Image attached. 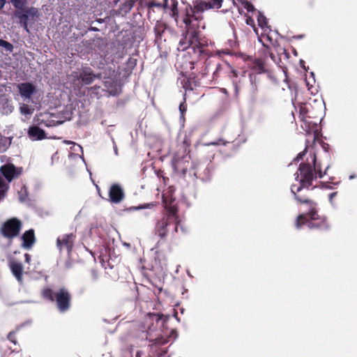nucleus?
<instances>
[{
    "mask_svg": "<svg viewBox=\"0 0 357 357\" xmlns=\"http://www.w3.org/2000/svg\"><path fill=\"white\" fill-rule=\"evenodd\" d=\"M22 227L21 222L17 218H11L6 221L1 227V234L8 238L18 236Z\"/></svg>",
    "mask_w": 357,
    "mask_h": 357,
    "instance_id": "0eeeda50",
    "label": "nucleus"
},
{
    "mask_svg": "<svg viewBox=\"0 0 357 357\" xmlns=\"http://www.w3.org/2000/svg\"><path fill=\"white\" fill-rule=\"evenodd\" d=\"M56 124L55 123H54L53 124H48L47 126H56Z\"/></svg>",
    "mask_w": 357,
    "mask_h": 357,
    "instance_id": "864d4df0",
    "label": "nucleus"
},
{
    "mask_svg": "<svg viewBox=\"0 0 357 357\" xmlns=\"http://www.w3.org/2000/svg\"><path fill=\"white\" fill-rule=\"evenodd\" d=\"M257 22H258V24L259 26L261 28V29H265V28H268V21H267V19L266 17L263 15V13H261V12H259L258 13V15H257Z\"/></svg>",
    "mask_w": 357,
    "mask_h": 357,
    "instance_id": "6ab92c4d",
    "label": "nucleus"
},
{
    "mask_svg": "<svg viewBox=\"0 0 357 357\" xmlns=\"http://www.w3.org/2000/svg\"><path fill=\"white\" fill-rule=\"evenodd\" d=\"M20 96L24 100H29L36 92V86L31 82H22L17 85Z\"/></svg>",
    "mask_w": 357,
    "mask_h": 357,
    "instance_id": "9b49d317",
    "label": "nucleus"
},
{
    "mask_svg": "<svg viewBox=\"0 0 357 357\" xmlns=\"http://www.w3.org/2000/svg\"><path fill=\"white\" fill-rule=\"evenodd\" d=\"M8 107L9 112H12V107Z\"/></svg>",
    "mask_w": 357,
    "mask_h": 357,
    "instance_id": "5fc2aeb1",
    "label": "nucleus"
},
{
    "mask_svg": "<svg viewBox=\"0 0 357 357\" xmlns=\"http://www.w3.org/2000/svg\"><path fill=\"white\" fill-rule=\"evenodd\" d=\"M24 258H25V262L29 264L31 261V255L29 254L26 253L24 255Z\"/></svg>",
    "mask_w": 357,
    "mask_h": 357,
    "instance_id": "ea45409f",
    "label": "nucleus"
},
{
    "mask_svg": "<svg viewBox=\"0 0 357 357\" xmlns=\"http://www.w3.org/2000/svg\"><path fill=\"white\" fill-rule=\"evenodd\" d=\"M221 68H222L221 64L220 63H217L216 64L215 70L213 72V75L216 76L218 75V72L221 70Z\"/></svg>",
    "mask_w": 357,
    "mask_h": 357,
    "instance_id": "e433bc0d",
    "label": "nucleus"
},
{
    "mask_svg": "<svg viewBox=\"0 0 357 357\" xmlns=\"http://www.w3.org/2000/svg\"><path fill=\"white\" fill-rule=\"evenodd\" d=\"M21 25L24 28V30H26L27 32H29L28 22L22 23Z\"/></svg>",
    "mask_w": 357,
    "mask_h": 357,
    "instance_id": "a19ab883",
    "label": "nucleus"
},
{
    "mask_svg": "<svg viewBox=\"0 0 357 357\" xmlns=\"http://www.w3.org/2000/svg\"><path fill=\"white\" fill-rule=\"evenodd\" d=\"M298 171L301 175L299 178V174L297 172L294 176L296 181L299 182V185L293 184L291 186V192L294 194V198L299 202L307 205V212L300 214L296 220V227L301 229L303 225H306L309 229H328V225L326 218L319 216L317 213V204L307 199H303L296 195L303 188L309 189L312 184V181L317 178L315 174L314 165L312 167L309 163L301 162L299 165Z\"/></svg>",
    "mask_w": 357,
    "mask_h": 357,
    "instance_id": "f257e3e1",
    "label": "nucleus"
},
{
    "mask_svg": "<svg viewBox=\"0 0 357 357\" xmlns=\"http://www.w3.org/2000/svg\"><path fill=\"white\" fill-rule=\"evenodd\" d=\"M68 143L73 144V147H71V149H73L74 151H76V152L80 151L82 153V154L83 153L82 147L81 146H79V144H76L75 143H73L71 142H69Z\"/></svg>",
    "mask_w": 357,
    "mask_h": 357,
    "instance_id": "7c9ffc66",
    "label": "nucleus"
},
{
    "mask_svg": "<svg viewBox=\"0 0 357 357\" xmlns=\"http://www.w3.org/2000/svg\"><path fill=\"white\" fill-rule=\"evenodd\" d=\"M75 236L73 234H63L56 239V247L61 252L66 250L68 255H70L74 245Z\"/></svg>",
    "mask_w": 357,
    "mask_h": 357,
    "instance_id": "6e6552de",
    "label": "nucleus"
},
{
    "mask_svg": "<svg viewBox=\"0 0 357 357\" xmlns=\"http://www.w3.org/2000/svg\"><path fill=\"white\" fill-rule=\"evenodd\" d=\"M9 267L13 275L16 278L19 282H22L23 266L22 263L15 260L9 261Z\"/></svg>",
    "mask_w": 357,
    "mask_h": 357,
    "instance_id": "4468645a",
    "label": "nucleus"
},
{
    "mask_svg": "<svg viewBox=\"0 0 357 357\" xmlns=\"http://www.w3.org/2000/svg\"><path fill=\"white\" fill-rule=\"evenodd\" d=\"M164 1H165V3H167V0H164Z\"/></svg>",
    "mask_w": 357,
    "mask_h": 357,
    "instance_id": "052dcab7",
    "label": "nucleus"
},
{
    "mask_svg": "<svg viewBox=\"0 0 357 357\" xmlns=\"http://www.w3.org/2000/svg\"><path fill=\"white\" fill-rule=\"evenodd\" d=\"M186 158H187V157H184L183 160H184L185 161L188 162V161L186 160Z\"/></svg>",
    "mask_w": 357,
    "mask_h": 357,
    "instance_id": "bf43d9fd",
    "label": "nucleus"
},
{
    "mask_svg": "<svg viewBox=\"0 0 357 357\" xmlns=\"http://www.w3.org/2000/svg\"><path fill=\"white\" fill-rule=\"evenodd\" d=\"M15 16L17 17L20 20V23L28 22L29 15L28 10H26L24 13H21L19 11L15 12Z\"/></svg>",
    "mask_w": 357,
    "mask_h": 357,
    "instance_id": "412c9836",
    "label": "nucleus"
},
{
    "mask_svg": "<svg viewBox=\"0 0 357 357\" xmlns=\"http://www.w3.org/2000/svg\"><path fill=\"white\" fill-rule=\"evenodd\" d=\"M80 158L82 159L83 162H85V161H84V158H83V156H82V155H80Z\"/></svg>",
    "mask_w": 357,
    "mask_h": 357,
    "instance_id": "4d7b16f0",
    "label": "nucleus"
},
{
    "mask_svg": "<svg viewBox=\"0 0 357 357\" xmlns=\"http://www.w3.org/2000/svg\"><path fill=\"white\" fill-rule=\"evenodd\" d=\"M315 139H316V135H315V133H314V139H314V140H315Z\"/></svg>",
    "mask_w": 357,
    "mask_h": 357,
    "instance_id": "13d9d810",
    "label": "nucleus"
},
{
    "mask_svg": "<svg viewBox=\"0 0 357 357\" xmlns=\"http://www.w3.org/2000/svg\"><path fill=\"white\" fill-rule=\"evenodd\" d=\"M310 74H311V77L313 78V79H314V73L312 72Z\"/></svg>",
    "mask_w": 357,
    "mask_h": 357,
    "instance_id": "603ef678",
    "label": "nucleus"
},
{
    "mask_svg": "<svg viewBox=\"0 0 357 357\" xmlns=\"http://www.w3.org/2000/svg\"><path fill=\"white\" fill-rule=\"evenodd\" d=\"M186 110H187V105H186L185 101L184 100L179 105V112L181 113V119H184V114L185 113Z\"/></svg>",
    "mask_w": 357,
    "mask_h": 357,
    "instance_id": "bb28decb",
    "label": "nucleus"
},
{
    "mask_svg": "<svg viewBox=\"0 0 357 357\" xmlns=\"http://www.w3.org/2000/svg\"><path fill=\"white\" fill-rule=\"evenodd\" d=\"M307 151V146L305 147V150L301 153H299L297 155V157L295 158V160L299 161L300 160L303 159V157L305 155Z\"/></svg>",
    "mask_w": 357,
    "mask_h": 357,
    "instance_id": "f704fd0d",
    "label": "nucleus"
},
{
    "mask_svg": "<svg viewBox=\"0 0 357 357\" xmlns=\"http://www.w3.org/2000/svg\"><path fill=\"white\" fill-rule=\"evenodd\" d=\"M91 274L94 280H96L98 278V274L95 270L91 271Z\"/></svg>",
    "mask_w": 357,
    "mask_h": 357,
    "instance_id": "37998d69",
    "label": "nucleus"
},
{
    "mask_svg": "<svg viewBox=\"0 0 357 357\" xmlns=\"http://www.w3.org/2000/svg\"><path fill=\"white\" fill-rule=\"evenodd\" d=\"M192 169L194 170L193 174L197 178H199L204 182L211 180L213 172V167L211 161H192Z\"/></svg>",
    "mask_w": 357,
    "mask_h": 357,
    "instance_id": "423d86ee",
    "label": "nucleus"
},
{
    "mask_svg": "<svg viewBox=\"0 0 357 357\" xmlns=\"http://www.w3.org/2000/svg\"><path fill=\"white\" fill-rule=\"evenodd\" d=\"M142 355H143L142 351H137V353H136L135 357H142Z\"/></svg>",
    "mask_w": 357,
    "mask_h": 357,
    "instance_id": "a18cd8bd",
    "label": "nucleus"
},
{
    "mask_svg": "<svg viewBox=\"0 0 357 357\" xmlns=\"http://www.w3.org/2000/svg\"><path fill=\"white\" fill-rule=\"evenodd\" d=\"M305 113V108L301 107L300 109V115L302 116L301 120L303 121V124L301 125V127L303 128V130L306 132L307 135H310L311 133V129L308 125V123L307 121L304 120V114Z\"/></svg>",
    "mask_w": 357,
    "mask_h": 357,
    "instance_id": "f3484780",
    "label": "nucleus"
},
{
    "mask_svg": "<svg viewBox=\"0 0 357 357\" xmlns=\"http://www.w3.org/2000/svg\"><path fill=\"white\" fill-rule=\"evenodd\" d=\"M43 297L50 301L56 302L58 310L61 312L68 311L71 305V295L66 287H61L56 292L50 287H45L42 291Z\"/></svg>",
    "mask_w": 357,
    "mask_h": 357,
    "instance_id": "7ed1b4c3",
    "label": "nucleus"
},
{
    "mask_svg": "<svg viewBox=\"0 0 357 357\" xmlns=\"http://www.w3.org/2000/svg\"><path fill=\"white\" fill-rule=\"evenodd\" d=\"M234 89H235L236 93H238V86L236 84H234Z\"/></svg>",
    "mask_w": 357,
    "mask_h": 357,
    "instance_id": "de8ad7c7",
    "label": "nucleus"
},
{
    "mask_svg": "<svg viewBox=\"0 0 357 357\" xmlns=\"http://www.w3.org/2000/svg\"><path fill=\"white\" fill-rule=\"evenodd\" d=\"M111 140H112V144H113V149H114V154H115V155L117 156L119 155L118 148H117V146L116 144V142H115L114 139L113 137H111Z\"/></svg>",
    "mask_w": 357,
    "mask_h": 357,
    "instance_id": "c9c22d12",
    "label": "nucleus"
},
{
    "mask_svg": "<svg viewBox=\"0 0 357 357\" xmlns=\"http://www.w3.org/2000/svg\"><path fill=\"white\" fill-rule=\"evenodd\" d=\"M223 0H211L210 4L214 9H220L222 6Z\"/></svg>",
    "mask_w": 357,
    "mask_h": 357,
    "instance_id": "cd10ccee",
    "label": "nucleus"
},
{
    "mask_svg": "<svg viewBox=\"0 0 357 357\" xmlns=\"http://www.w3.org/2000/svg\"><path fill=\"white\" fill-rule=\"evenodd\" d=\"M172 15L173 17L175 18V20H176V18L178 17V9H177V5L176 4H174L172 6Z\"/></svg>",
    "mask_w": 357,
    "mask_h": 357,
    "instance_id": "2f4dec72",
    "label": "nucleus"
},
{
    "mask_svg": "<svg viewBox=\"0 0 357 357\" xmlns=\"http://www.w3.org/2000/svg\"><path fill=\"white\" fill-rule=\"evenodd\" d=\"M109 197L110 202L114 204H119L124 199V192L119 184L114 183L111 185L109 190Z\"/></svg>",
    "mask_w": 357,
    "mask_h": 357,
    "instance_id": "9d476101",
    "label": "nucleus"
},
{
    "mask_svg": "<svg viewBox=\"0 0 357 357\" xmlns=\"http://www.w3.org/2000/svg\"><path fill=\"white\" fill-rule=\"evenodd\" d=\"M171 227H172V232H178L179 227L182 232H185L183 227L180 224L176 211L172 208L169 210L162 218L157 222L155 228V234L160 238H165Z\"/></svg>",
    "mask_w": 357,
    "mask_h": 357,
    "instance_id": "f03ea898",
    "label": "nucleus"
},
{
    "mask_svg": "<svg viewBox=\"0 0 357 357\" xmlns=\"http://www.w3.org/2000/svg\"><path fill=\"white\" fill-rule=\"evenodd\" d=\"M151 204H144V205H139L138 206H133V207H131L130 208V211H132V210H140V209H144V208H148Z\"/></svg>",
    "mask_w": 357,
    "mask_h": 357,
    "instance_id": "473e14b6",
    "label": "nucleus"
},
{
    "mask_svg": "<svg viewBox=\"0 0 357 357\" xmlns=\"http://www.w3.org/2000/svg\"><path fill=\"white\" fill-rule=\"evenodd\" d=\"M21 238L22 240V248L25 250H30L36 242L34 230L30 229L26 231Z\"/></svg>",
    "mask_w": 357,
    "mask_h": 357,
    "instance_id": "f8f14e48",
    "label": "nucleus"
},
{
    "mask_svg": "<svg viewBox=\"0 0 357 357\" xmlns=\"http://www.w3.org/2000/svg\"><path fill=\"white\" fill-rule=\"evenodd\" d=\"M27 134L32 141H38L46 138L45 132L37 126H30L28 129Z\"/></svg>",
    "mask_w": 357,
    "mask_h": 357,
    "instance_id": "ddd939ff",
    "label": "nucleus"
},
{
    "mask_svg": "<svg viewBox=\"0 0 357 357\" xmlns=\"http://www.w3.org/2000/svg\"><path fill=\"white\" fill-rule=\"evenodd\" d=\"M14 334L15 333L14 332H10L8 334V336H7V338L8 340H10L11 342H13L14 344H17V342L15 340V339L14 338Z\"/></svg>",
    "mask_w": 357,
    "mask_h": 357,
    "instance_id": "72a5a7b5",
    "label": "nucleus"
},
{
    "mask_svg": "<svg viewBox=\"0 0 357 357\" xmlns=\"http://www.w3.org/2000/svg\"><path fill=\"white\" fill-rule=\"evenodd\" d=\"M129 349H130V352L131 353L132 351V346H130Z\"/></svg>",
    "mask_w": 357,
    "mask_h": 357,
    "instance_id": "6e6d98bb",
    "label": "nucleus"
},
{
    "mask_svg": "<svg viewBox=\"0 0 357 357\" xmlns=\"http://www.w3.org/2000/svg\"><path fill=\"white\" fill-rule=\"evenodd\" d=\"M0 201L2 200L9 189V183L17 178L22 172V167H17L12 163H7L0 167Z\"/></svg>",
    "mask_w": 357,
    "mask_h": 357,
    "instance_id": "39448f33",
    "label": "nucleus"
},
{
    "mask_svg": "<svg viewBox=\"0 0 357 357\" xmlns=\"http://www.w3.org/2000/svg\"><path fill=\"white\" fill-rule=\"evenodd\" d=\"M337 192H332L328 196V199H329V202L333 204V198L337 195Z\"/></svg>",
    "mask_w": 357,
    "mask_h": 357,
    "instance_id": "58836bf2",
    "label": "nucleus"
},
{
    "mask_svg": "<svg viewBox=\"0 0 357 357\" xmlns=\"http://www.w3.org/2000/svg\"><path fill=\"white\" fill-rule=\"evenodd\" d=\"M300 66H301V68H304V69H305V61H303V60H301V61H300Z\"/></svg>",
    "mask_w": 357,
    "mask_h": 357,
    "instance_id": "49530a36",
    "label": "nucleus"
},
{
    "mask_svg": "<svg viewBox=\"0 0 357 357\" xmlns=\"http://www.w3.org/2000/svg\"><path fill=\"white\" fill-rule=\"evenodd\" d=\"M321 188H326V189H333V187L326 183H321Z\"/></svg>",
    "mask_w": 357,
    "mask_h": 357,
    "instance_id": "4c0bfd02",
    "label": "nucleus"
},
{
    "mask_svg": "<svg viewBox=\"0 0 357 357\" xmlns=\"http://www.w3.org/2000/svg\"><path fill=\"white\" fill-rule=\"evenodd\" d=\"M20 112L23 114H31V109L29 107V106L24 105L23 106L20 107Z\"/></svg>",
    "mask_w": 357,
    "mask_h": 357,
    "instance_id": "c756f323",
    "label": "nucleus"
},
{
    "mask_svg": "<svg viewBox=\"0 0 357 357\" xmlns=\"http://www.w3.org/2000/svg\"><path fill=\"white\" fill-rule=\"evenodd\" d=\"M269 56H270L271 59L274 62H275V63H276V61H277V56H276L273 53H270Z\"/></svg>",
    "mask_w": 357,
    "mask_h": 357,
    "instance_id": "79ce46f5",
    "label": "nucleus"
},
{
    "mask_svg": "<svg viewBox=\"0 0 357 357\" xmlns=\"http://www.w3.org/2000/svg\"><path fill=\"white\" fill-rule=\"evenodd\" d=\"M6 3V0H0V10L4 7Z\"/></svg>",
    "mask_w": 357,
    "mask_h": 357,
    "instance_id": "c03bdc74",
    "label": "nucleus"
},
{
    "mask_svg": "<svg viewBox=\"0 0 357 357\" xmlns=\"http://www.w3.org/2000/svg\"><path fill=\"white\" fill-rule=\"evenodd\" d=\"M242 3L243 4L244 8L247 10L248 12H253L255 10L254 6L248 1L243 0Z\"/></svg>",
    "mask_w": 357,
    "mask_h": 357,
    "instance_id": "c85d7f7f",
    "label": "nucleus"
},
{
    "mask_svg": "<svg viewBox=\"0 0 357 357\" xmlns=\"http://www.w3.org/2000/svg\"><path fill=\"white\" fill-rule=\"evenodd\" d=\"M12 137L3 136L0 133V153L5 152L10 146Z\"/></svg>",
    "mask_w": 357,
    "mask_h": 357,
    "instance_id": "dca6fc26",
    "label": "nucleus"
},
{
    "mask_svg": "<svg viewBox=\"0 0 357 357\" xmlns=\"http://www.w3.org/2000/svg\"><path fill=\"white\" fill-rule=\"evenodd\" d=\"M182 162H183V160H173V167L176 171L181 172L183 175H185L187 172V168L181 167Z\"/></svg>",
    "mask_w": 357,
    "mask_h": 357,
    "instance_id": "aec40b11",
    "label": "nucleus"
},
{
    "mask_svg": "<svg viewBox=\"0 0 357 357\" xmlns=\"http://www.w3.org/2000/svg\"><path fill=\"white\" fill-rule=\"evenodd\" d=\"M0 47H3L6 51L11 52L13 50V45L9 42L0 38Z\"/></svg>",
    "mask_w": 357,
    "mask_h": 357,
    "instance_id": "5701e85b",
    "label": "nucleus"
},
{
    "mask_svg": "<svg viewBox=\"0 0 357 357\" xmlns=\"http://www.w3.org/2000/svg\"><path fill=\"white\" fill-rule=\"evenodd\" d=\"M78 78L81 79L83 84L89 85L93 82L96 79H100L101 74H95L90 68H84L79 73Z\"/></svg>",
    "mask_w": 357,
    "mask_h": 357,
    "instance_id": "1a4fd4ad",
    "label": "nucleus"
},
{
    "mask_svg": "<svg viewBox=\"0 0 357 357\" xmlns=\"http://www.w3.org/2000/svg\"><path fill=\"white\" fill-rule=\"evenodd\" d=\"M213 9L210 1L204 0H195L191 5H188L185 9V17L183 22L187 27H190L193 20L200 21L203 20V13L208 10Z\"/></svg>",
    "mask_w": 357,
    "mask_h": 357,
    "instance_id": "20e7f679",
    "label": "nucleus"
},
{
    "mask_svg": "<svg viewBox=\"0 0 357 357\" xmlns=\"http://www.w3.org/2000/svg\"><path fill=\"white\" fill-rule=\"evenodd\" d=\"M250 81L252 87V90L254 93H255L257 91V77L252 74L250 75Z\"/></svg>",
    "mask_w": 357,
    "mask_h": 357,
    "instance_id": "b1692460",
    "label": "nucleus"
},
{
    "mask_svg": "<svg viewBox=\"0 0 357 357\" xmlns=\"http://www.w3.org/2000/svg\"><path fill=\"white\" fill-rule=\"evenodd\" d=\"M11 3L15 8L21 9L24 6L26 0H11Z\"/></svg>",
    "mask_w": 357,
    "mask_h": 357,
    "instance_id": "a878e982",
    "label": "nucleus"
},
{
    "mask_svg": "<svg viewBox=\"0 0 357 357\" xmlns=\"http://www.w3.org/2000/svg\"><path fill=\"white\" fill-rule=\"evenodd\" d=\"M123 245L128 248H129L130 246V245L129 243H124Z\"/></svg>",
    "mask_w": 357,
    "mask_h": 357,
    "instance_id": "09e8293b",
    "label": "nucleus"
},
{
    "mask_svg": "<svg viewBox=\"0 0 357 357\" xmlns=\"http://www.w3.org/2000/svg\"><path fill=\"white\" fill-rule=\"evenodd\" d=\"M312 157V163H314V169L315 172V174H317V177L319 178H321L324 177V175L327 174V172L328 169L330 168V165H328L326 168L325 169L324 172L321 171V165L320 164L317 163V158L315 154H313Z\"/></svg>",
    "mask_w": 357,
    "mask_h": 357,
    "instance_id": "2eb2a0df",
    "label": "nucleus"
},
{
    "mask_svg": "<svg viewBox=\"0 0 357 357\" xmlns=\"http://www.w3.org/2000/svg\"><path fill=\"white\" fill-rule=\"evenodd\" d=\"M355 178V176H354V175H351V176H349V179H353V178Z\"/></svg>",
    "mask_w": 357,
    "mask_h": 357,
    "instance_id": "3c124183",
    "label": "nucleus"
},
{
    "mask_svg": "<svg viewBox=\"0 0 357 357\" xmlns=\"http://www.w3.org/2000/svg\"><path fill=\"white\" fill-rule=\"evenodd\" d=\"M19 195V201L22 203L24 202L27 199V192L26 188L24 185L22 187L21 190L18 192Z\"/></svg>",
    "mask_w": 357,
    "mask_h": 357,
    "instance_id": "4be33fe9",
    "label": "nucleus"
},
{
    "mask_svg": "<svg viewBox=\"0 0 357 357\" xmlns=\"http://www.w3.org/2000/svg\"><path fill=\"white\" fill-rule=\"evenodd\" d=\"M303 38V35H298L296 36V38L301 39Z\"/></svg>",
    "mask_w": 357,
    "mask_h": 357,
    "instance_id": "8fccbe9b",
    "label": "nucleus"
},
{
    "mask_svg": "<svg viewBox=\"0 0 357 357\" xmlns=\"http://www.w3.org/2000/svg\"><path fill=\"white\" fill-rule=\"evenodd\" d=\"M253 70L258 74L265 73L264 63L261 60L257 59L255 61Z\"/></svg>",
    "mask_w": 357,
    "mask_h": 357,
    "instance_id": "a211bd4d",
    "label": "nucleus"
},
{
    "mask_svg": "<svg viewBox=\"0 0 357 357\" xmlns=\"http://www.w3.org/2000/svg\"><path fill=\"white\" fill-rule=\"evenodd\" d=\"M227 143H228V142L225 141L222 138H220V139H218L216 141L205 143L204 146H218V145H220V144L226 145Z\"/></svg>",
    "mask_w": 357,
    "mask_h": 357,
    "instance_id": "393cba45",
    "label": "nucleus"
}]
</instances>
